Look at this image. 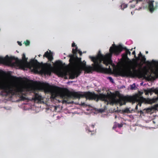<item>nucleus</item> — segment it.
<instances>
[{"label": "nucleus", "mask_w": 158, "mask_h": 158, "mask_svg": "<svg viewBox=\"0 0 158 158\" xmlns=\"http://www.w3.org/2000/svg\"><path fill=\"white\" fill-rule=\"evenodd\" d=\"M69 56L70 64L73 70L69 74L70 79H73L75 77H78L81 73L82 71L84 70L85 72H87L85 69V66H86L85 63L82 66H79V63L81 62V58H78L77 56H75L73 55H69Z\"/></svg>", "instance_id": "20e7f679"}, {"label": "nucleus", "mask_w": 158, "mask_h": 158, "mask_svg": "<svg viewBox=\"0 0 158 158\" xmlns=\"http://www.w3.org/2000/svg\"><path fill=\"white\" fill-rule=\"evenodd\" d=\"M144 98L141 96L138 95L131 96H121L119 97L118 101L121 105H125L126 102H139L138 104L141 106V102H143Z\"/></svg>", "instance_id": "0eeeda50"}, {"label": "nucleus", "mask_w": 158, "mask_h": 158, "mask_svg": "<svg viewBox=\"0 0 158 158\" xmlns=\"http://www.w3.org/2000/svg\"><path fill=\"white\" fill-rule=\"evenodd\" d=\"M110 53L104 56L101 53L100 51L96 57H93L91 56L89 58L91 59L94 63L92 64V66H85V69L87 72V73H91L93 71H96L102 73H106L107 69L102 67L101 64L102 61L103 63L106 66L109 64H111L112 63L111 57L113 54L116 53V51H114V46L113 44L109 49Z\"/></svg>", "instance_id": "f03ea898"}, {"label": "nucleus", "mask_w": 158, "mask_h": 158, "mask_svg": "<svg viewBox=\"0 0 158 158\" xmlns=\"http://www.w3.org/2000/svg\"><path fill=\"white\" fill-rule=\"evenodd\" d=\"M121 6H122H122L123 7V9H123L124 8H126V7H127V4H124L122 5Z\"/></svg>", "instance_id": "2f4dec72"}, {"label": "nucleus", "mask_w": 158, "mask_h": 158, "mask_svg": "<svg viewBox=\"0 0 158 158\" xmlns=\"http://www.w3.org/2000/svg\"><path fill=\"white\" fill-rule=\"evenodd\" d=\"M153 109L155 110H158V104L155 105L153 107Z\"/></svg>", "instance_id": "393cba45"}, {"label": "nucleus", "mask_w": 158, "mask_h": 158, "mask_svg": "<svg viewBox=\"0 0 158 158\" xmlns=\"http://www.w3.org/2000/svg\"><path fill=\"white\" fill-rule=\"evenodd\" d=\"M148 9L151 13H152L158 8V2H155L153 0L149 1L148 2Z\"/></svg>", "instance_id": "9b49d317"}, {"label": "nucleus", "mask_w": 158, "mask_h": 158, "mask_svg": "<svg viewBox=\"0 0 158 158\" xmlns=\"http://www.w3.org/2000/svg\"><path fill=\"white\" fill-rule=\"evenodd\" d=\"M144 92L145 93V94L146 95H148L149 94V91L148 89L145 90H144Z\"/></svg>", "instance_id": "c756f323"}, {"label": "nucleus", "mask_w": 158, "mask_h": 158, "mask_svg": "<svg viewBox=\"0 0 158 158\" xmlns=\"http://www.w3.org/2000/svg\"><path fill=\"white\" fill-rule=\"evenodd\" d=\"M41 88L45 92L50 93L52 99H54L57 97H60L63 99V102H67V101L64 99L71 97L77 98H85L89 100H96L97 102L99 99L103 101H106L107 98V96L105 94H100L98 95L94 92L89 91L84 92L83 94H80L78 92H71L66 88H60L56 86H51L47 83H41Z\"/></svg>", "instance_id": "f257e3e1"}, {"label": "nucleus", "mask_w": 158, "mask_h": 158, "mask_svg": "<svg viewBox=\"0 0 158 158\" xmlns=\"http://www.w3.org/2000/svg\"><path fill=\"white\" fill-rule=\"evenodd\" d=\"M107 79H109L111 82L112 83L114 82L113 79H112V78L111 77H107Z\"/></svg>", "instance_id": "cd10ccee"}, {"label": "nucleus", "mask_w": 158, "mask_h": 158, "mask_svg": "<svg viewBox=\"0 0 158 158\" xmlns=\"http://www.w3.org/2000/svg\"><path fill=\"white\" fill-rule=\"evenodd\" d=\"M151 66H153L156 68L155 71H152L153 73L154 74V76H156L158 74V61H156L153 60H152L151 62L147 61L146 62Z\"/></svg>", "instance_id": "f8f14e48"}, {"label": "nucleus", "mask_w": 158, "mask_h": 158, "mask_svg": "<svg viewBox=\"0 0 158 158\" xmlns=\"http://www.w3.org/2000/svg\"><path fill=\"white\" fill-rule=\"evenodd\" d=\"M135 5H131V8H134L135 7Z\"/></svg>", "instance_id": "58836bf2"}, {"label": "nucleus", "mask_w": 158, "mask_h": 158, "mask_svg": "<svg viewBox=\"0 0 158 158\" xmlns=\"http://www.w3.org/2000/svg\"><path fill=\"white\" fill-rule=\"evenodd\" d=\"M85 129L86 130H88L89 132L94 131V130H92L90 128H89L88 127L86 128Z\"/></svg>", "instance_id": "c85d7f7f"}, {"label": "nucleus", "mask_w": 158, "mask_h": 158, "mask_svg": "<svg viewBox=\"0 0 158 158\" xmlns=\"http://www.w3.org/2000/svg\"><path fill=\"white\" fill-rule=\"evenodd\" d=\"M117 125H118V128H121L123 127V124L121 123V124L118 123V124Z\"/></svg>", "instance_id": "7c9ffc66"}, {"label": "nucleus", "mask_w": 158, "mask_h": 158, "mask_svg": "<svg viewBox=\"0 0 158 158\" xmlns=\"http://www.w3.org/2000/svg\"><path fill=\"white\" fill-rule=\"evenodd\" d=\"M133 1V0L132 1H130L129 2H132Z\"/></svg>", "instance_id": "37998d69"}, {"label": "nucleus", "mask_w": 158, "mask_h": 158, "mask_svg": "<svg viewBox=\"0 0 158 158\" xmlns=\"http://www.w3.org/2000/svg\"><path fill=\"white\" fill-rule=\"evenodd\" d=\"M123 112L124 113H130V112L129 109L127 108L126 109H125L124 110Z\"/></svg>", "instance_id": "bb28decb"}, {"label": "nucleus", "mask_w": 158, "mask_h": 158, "mask_svg": "<svg viewBox=\"0 0 158 158\" xmlns=\"http://www.w3.org/2000/svg\"><path fill=\"white\" fill-rule=\"evenodd\" d=\"M15 59L14 57H9L8 55H6L3 58L0 57V63L6 64L8 62H10L12 60Z\"/></svg>", "instance_id": "4468645a"}, {"label": "nucleus", "mask_w": 158, "mask_h": 158, "mask_svg": "<svg viewBox=\"0 0 158 158\" xmlns=\"http://www.w3.org/2000/svg\"><path fill=\"white\" fill-rule=\"evenodd\" d=\"M132 55H134V57H135L136 59H137V57H136V56L135 55V51H133L132 52Z\"/></svg>", "instance_id": "473e14b6"}, {"label": "nucleus", "mask_w": 158, "mask_h": 158, "mask_svg": "<svg viewBox=\"0 0 158 158\" xmlns=\"http://www.w3.org/2000/svg\"><path fill=\"white\" fill-rule=\"evenodd\" d=\"M139 64L136 62L132 66V68L133 71L131 69L128 68L126 69L119 70L118 71V74L120 76L125 77H138L142 75V73L140 70H137L136 68Z\"/></svg>", "instance_id": "423d86ee"}, {"label": "nucleus", "mask_w": 158, "mask_h": 158, "mask_svg": "<svg viewBox=\"0 0 158 158\" xmlns=\"http://www.w3.org/2000/svg\"><path fill=\"white\" fill-rule=\"evenodd\" d=\"M147 110H151V109L150 108H147Z\"/></svg>", "instance_id": "a19ab883"}, {"label": "nucleus", "mask_w": 158, "mask_h": 158, "mask_svg": "<svg viewBox=\"0 0 158 158\" xmlns=\"http://www.w3.org/2000/svg\"><path fill=\"white\" fill-rule=\"evenodd\" d=\"M44 57L47 58L49 61H51L53 60V57L52 52L49 51V52L47 51L43 55Z\"/></svg>", "instance_id": "2eb2a0df"}, {"label": "nucleus", "mask_w": 158, "mask_h": 158, "mask_svg": "<svg viewBox=\"0 0 158 158\" xmlns=\"http://www.w3.org/2000/svg\"><path fill=\"white\" fill-rule=\"evenodd\" d=\"M31 67L35 73H40L46 75L51 74L53 67L50 63H40L36 60L31 59L29 63Z\"/></svg>", "instance_id": "39448f33"}, {"label": "nucleus", "mask_w": 158, "mask_h": 158, "mask_svg": "<svg viewBox=\"0 0 158 158\" xmlns=\"http://www.w3.org/2000/svg\"><path fill=\"white\" fill-rule=\"evenodd\" d=\"M72 47H75V48L74 49V48H73L72 49V52L73 54L72 55H73L75 56H75V55H76L78 51V49H77V47L75 45V44L74 42L72 44Z\"/></svg>", "instance_id": "a211bd4d"}, {"label": "nucleus", "mask_w": 158, "mask_h": 158, "mask_svg": "<svg viewBox=\"0 0 158 158\" xmlns=\"http://www.w3.org/2000/svg\"><path fill=\"white\" fill-rule=\"evenodd\" d=\"M55 65L56 66L60 67L62 65V63L61 61L57 60L55 62Z\"/></svg>", "instance_id": "6ab92c4d"}, {"label": "nucleus", "mask_w": 158, "mask_h": 158, "mask_svg": "<svg viewBox=\"0 0 158 158\" xmlns=\"http://www.w3.org/2000/svg\"><path fill=\"white\" fill-rule=\"evenodd\" d=\"M155 101L156 100L154 99H151L149 98H147L146 100L147 102L149 104H151L152 103H154L155 102Z\"/></svg>", "instance_id": "412c9836"}, {"label": "nucleus", "mask_w": 158, "mask_h": 158, "mask_svg": "<svg viewBox=\"0 0 158 158\" xmlns=\"http://www.w3.org/2000/svg\"><path fill=\"white\" fill-rule=\"evenodd\" d=\"M58 74L61 76H64L66 75L67 73L65 72H63L60 70H59L58 71Z\"/></svg>", "instance_id": "aec40b11"}, {"label": "nucleus", "mask_w": 158, "mask_h": 158, "mask_svg": "<svg viewBox=\"0 0 158 158\" xmlns=\"http://www.w3.org/2000/svg\"><path fill=\"white\" fill-rule=\"evenodd\" d=\"M40 56H41L40 55H39V56H40Z\"/></svg>", "instance_id": "a18cd8bd"}, {"label": "nucleus", "mask_w": 158, "mask_h": 158, "mask_svg": "<svg viewBox=\"0 0 158 158\" xmlns=\"http://www.w3.org/2000/svg\"><path fill=\"white\" fill-rule=\"evenodd\" d=\"M18 44L20 46H21L22 45V44L21 42H20L19 41H18Z\"/></svg>", "instance_id": "c9c22d12"}, {"label": "nucleus", "mask_w": 158, "mask_h": 158, "mask_svg": "<svg viewBox=\"0 0 158 158\" xmlns=\"http://www.w3.org/2000/svg\"><path fill=\"white\" fill-rule=\"evenodd\" d=\"M113 46H114V51H116V53H114L115 55H118L122 51L123 49H124L125 51V53L129 55H131V52L126 47H123L121 45H119L117 46L115 44H113Z\"/></svg>", "instance_id": "9d476101"}, {"label": "nucleus", "mask_w": 158, "mask_h": 158, "mask_svg": "<svg viewBox=\"0 0 158 158\" xmlns=\"http://www.w3.org/2000/svg\"><path fill=\"white\" fill-rule=\"evenodd\" d=\"M137 109H138V106H137V105L135 107V109L136 110H137Z\"/></svg>", "instance_id": "ea45409f"}, {"label": "nucleus", "mask_w": 158, "mask_h": 158, "mask_svg": "<svg viewBox=\"0 0 158 158\" xmlns=\"http://www.w3.org/2000/svg\"><path fill=\"white\" fill-rule=\"evenodd\" d=\"M110 53L104 56L101 53L100 51L96 57H93L91 56L89 58L91 59L94 63L92 64V66H85V69L87 72V73H91L93 71H96L102 73H106L107 69L102 67L101 64L102 61L103 63L106 66L109 64H111L112 63L111 57L113 54L116 53V51H114V46L113 44L109 49Z\"/></svg>", "instance_id": "7ed1b4c3"}, {"label": "nucleus", "mask_w": 158, "mask_h": 158, "mask_svg": "<svg viewBox=\"0 0 158 158\" xmlns=\"http://www.w3.org/2000/svg\"><path fill=\"white\" fill-rule=\"evenodd\" d=\"M122 57L123 58L126 59L128 58L127 54L125 52L122 55Z\"/></svg>", "instance_id": "5701e85b"}, {"label": "nucleus", "mask_w": 158, "mask_h": 158, "mask_svg": "<svg viewBox=\"0 0 158 158\" xmlns=\"http://www.w3.org/2000/svg\"><path fill=\"white\" fill-rule=\"evenodd\" d=\"M24 43L26 46H28L29 45L30 42L29 40H27L26 41L24 42Z\"/></svg>", "instance_id": "a878e982"}, {"label": "nucleus", "mask_w": 158, "mask_h": 158, "mask_svg": "<svg viewBox=\"0 0 158 158\" xmlns=\"http://www.w3.org/2000/svg\"><path fill=\"white\" fill-rule=\"evenodd\" d=\"M132 48L130 50L131 51H132Z\"/></svg>", "instance_id": "c03bdc74"}, {"label": "nucleus", "mask_w": 158, "mask_h": 158, "mask_svg": "<svg viewBox=\"0 0 158 158\" xmlns=\"http://www.w3.org/2000/svg\"><path fill=\"white\" fill-rule=\"evenodd\" d=\"M130 86H131V88H130L131 89L133 90V89H135V87L136 86H135V83H134L132 85H130Z\"/></svg>", "instance_id": "b1692460"}, {"label": "nucleus", "mask_w": 158, "mask_h": 158, "mask_svg": "<svg viewBox=\"0 0 158 158\" xmlns=\"http://www.w3.org/2000/svg\"><path fill=\"white\" fill-rule=\"evenodd\" d=\"M146 72L145 73V74H144V75H145V74H146Z\"/></svg>", "instance_id": "49530a36"}, {"label": "nucleus", "mask_w": 158, "mask_h": 158, "mask_svg": "<svg viewBox=\"0 0 158 158\" xmlns=\"http://www.w3.org/2000/svg\"><path fill=\"white\" fill-rule=\"evenodd\" d=\"M131 13L132 14V12H131Z\"/></svg>", "instance_id": "de8ad7c7"}, {"label": "nucleus", "mask_w": 158, "mask_h": 158, "mask_svg": "<svg viewBox=\"0 0 158 158\" xmlns=\"http://www.w3.org/2000/svg\"><path fill=\"white\" fill-rule=\"evenodd\" d=\"M29 91V88L27 86L23 85H21L16 87L15 91L16 94L21 95L20 98L22 100H25L27 99L23 96H26L27 92Z\"/></svg>", "instance_id": "1a4fd4ad"}, {"label": "nucleus", "mask_w": 158, "mask_h": 158, "mask_svg": "<svg viewBox=\"0 0 158 158\" xmlns=\"http://www.w3.org/2000/svg\"><path fill=\"white\" fill-rule=\"evenodd\" d=\"M77 52H78V53L80 54V56H81L82 55V52L81 51L78 50V51H77Z\"/></svg>", "instance_id": "f704fd0d"}, {"label": "nucleus", "mask_w": 158, "mask_h": 158, "mask_svg": "<svg viewBox=\"0 0 158 158\" xmlns=\"http://www.w3.org/2000/svg\"><path fill=\"white\" fill-rule=\"evenodd\" d=\"M91 127L93 128V129H94V125H93V124H92L91 125Z\"/></svg>", "instance_id": "e433bc0d"}, {"label": "nucleus", "mask_w": 158, "mask_h": 158, "mask_svg": "<svg viewBox=\"0 0 158 158\" xmlns=\"http://www.w3.org/2000/svg\"><path fill=\"white\" fill-rule=\"evenodd\" d=\"M33 99L35 101H40L41 100H42V97L41 95H40L39 94L37 93H35L34 95V97Z\"/></svg>", "instance_id": "f3484780"}, {"label": "nucleus", "mask_w": 158, "mask_h": 158, "mask_svg": "<svg viewBox=\"0 0 158 158\" xmlns=\"http://www.w3.org/2000/svg\"><path fill=\"white\" fill-rule=\"evenodd\" d=\"M149 77H151L152 80H155L156 79L158 78V74L156 76H152L151 74H150Z\"/></svg>", "instance_id": "4be33fe9"}, {"label": "nucleus", "mask_w": 158, "mask_h": 158, "mask_svg": "<svg viewBox=\"0 0 158 158\" xmlns=\"http://www.w3.org/2000/svg\"><path fill=\"white\" fill-rule=\"evenodd\" d=\"M0 90H2L1 94L3 96H7L10 94H14L15 93L10 84L2 81H0Z\"/></svg>", "instance_id": "6e6552de"}, {"label": "nucleus", "mask_w": 158, "mask_h": 158, "mask_svg": "<svg viewBox=\"0 0 158 158\" xmlns=\"http://www.w3.org/2000/svg\"><path fill=\"white\" fill-rule=\"evenodd\" d=\"M148 52L147 51H146V53L147 54H148Z\"/></svg>", "instance_id": "79ce46f5"}, {"label": "nucleus", "mask_w": 158, "mask_h": 158, "mask_svg": "<svg viewBox=\"0 0 158 158\" xmlns=\"http://www.w3.org/2000/svg\"><path fill=\"white\" fill-rule=\"evenodd\" d=\"M138 112H139V111H138ZM139 112L140 113V114H143V111L142 110H140L139 111Z\"/></svg>", "instance_id": "4c0bfd02"}, {"label": "nucleus", "mask_w": 158, "mask_h": 158, "mask_svg": "<svg viewBox=\"0 0 158 158\" xmlns=\"http://www.w3.org/2000/svg\"><path fill=\"white\" fill-rule=\"evenodd\" d=\"M138 60H140L143 63H146V59L144 56H143L141 52H140L138 55V57H137Z\"/></svg>", "instance_id": "dca6fc26"}, {"label": "nucleus", "mask_w": 158, "mask_h": 158, "mask_svg": "<svg viewBox=\"0 0 158 158\" xmlns=\"http://www.w3.org/2000/svg\"><path fill=\"white\" fill-rule=\"evenodd\" d=\"M117 125L116 124H114V126L113 127V129H115L117 127Z\"/></svg>", "instance_id": "72a5a7b5"}, {"label": "nucleus", "mask_w": 158, "mask_h": 158, "mask_svg": "<svg viewBox=\"0 0 158 158\" xmlns=\"http://www.w3.org/2000/svg\"><path fill=\"white\" fill-rule=\"evenodd\" d=\"M22 60L17 59V62L18 65L20 67L23 68L25 66V63L27 62V58L26 57L25 55L23 54L22 55Z\"/></svg>", "instance_id": "ddd939ff"}]
</instances>
